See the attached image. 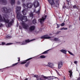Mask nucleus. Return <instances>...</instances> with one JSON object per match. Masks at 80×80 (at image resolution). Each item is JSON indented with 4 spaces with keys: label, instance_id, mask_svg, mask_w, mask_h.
Masks as SVG:
<instances>
[{
    "label": "nucleus",
    "instance_id": "1",
    "mask_svg": "<svg viewBox=\"0 0 80 80\" xmlns=\"http://www.w3.org/2000/svg\"><path fill=\"white\" fill-rule=\"evenodd\" d=\"M16 13H17V18L18 19L20 20L23 22L24 20V22H27L28 21V19H27V17L25 16H22L21 14V12H20V10H21V7L17 6L16 7Z\"/></svg>",
    "mask_w": 80,
    "mask_h": 80
},
{
    "label": "nucleus",
    "instance_id": "41",
    "mask_svg": "<svg viewBox=\"0 0 80 80\" xmlns=\"http://www.w3.org/2000/svg\"><path fill=\"white\" fill-rule=\"evenodd\" d=\"M18 62H20V58H18Z\"/></svg>",
    "mask_w": 80,
    "mask_h": 80
},
{
    "label": "nucleus",
    "instance_id": "43",
    "mask_svg": "<svg viewBox=\"0 0 80 80\" xmlns=\"http://www.w3.org/2000/svg\"><path fill=\"white\" fill-rule=\"evenodd\" d=\"M24 1H25V0H22V3H23V2H24Z\"/></svg>",
    "mask_w": 80,
    "mask_h": 80
},
{
    "label": "nucleus",
    "instance_id": "9",
    "mask_svg": "<svg viewBox=\"0 0 80 80\" xmlns=\"http://www.w3.org/2000/svg\"><path fill=\"white\" fill-rule=\"evenodd\" d=\"M32 58H29L28 59H27L25 61L21 62L20 63V64L22 65L25 64V63H27V61H29V60H32Z\"/></svg>",
    "mask_w": 80,
    "mask_h": 80
},
{
    "label": "nucleus",
    "instance_id": "40",
    "mask_svg": "<svg viewBox=\"0 0 80 80\" xmlns=\"http://www.w3.org/2000/svg\"><path fill=\"white\" fill-rule=\"evenodd\" d=\"M36 13H38V14H39V13H40V11L38 10V11H37Z\"/></svg>",
    "mask_w": 80,
    "mask_h": 80
},
{
    "label": "nucleus",
    "instance_id": "12",
    "mask_svg": "<svg viewBox=\"0 0 80 80\" xmlns=\"http://www.w3.org/2000/svg\"><path fill=\"white\" fill-rule=\"evenodd\" d=\"M33 5H34V7L35 8H37V7H38L39 5V3L38 2L37 3L36 2H34L33 3Z\"/></svg>",
    "mask_w": 80,
    "mask_h": 80
},
{
    "label": "nucleus",
    "instance_id": "46",
    "mask_svg": "<svg viewBox=\"0 0 80 80\" xmlns=\"http://www.w3.org/2000/svg\"><path fill=\"white\" fill-rule=\"evenodd\" d=\"M57 73V74H58V75H59V72H58Z\"/></svg>",
    "mask_w": 80,
    "mask_h": 80
},
{
    "label": "nucleus",
    "instance_id": "17",
    "mask_svg": "<svg viewBox=\"0 0 80 80\" xmlns=\"http://www.w3.org/2000/svg\"><path fill=\"white\" fill-rule=\"evenodd\" d=\"M22 12L23 15H27V11L26 9H24Z\"/></svg>",
    "mask_w": 80,
    "mask_h": 80
},
{
    "label": "nucleus",
    "instance_id": "20",
    "mask_svg": "<svg viewBox=\"0 0 80 80\" xmlns=\"http://www.w3.org/2000/svg\"><path fill=\"white\" fill-rule=\"evenodd\" d=\"M48 67H52V63L49 62L48 64Z\"/></svg>",
    "mask_w": 80,
    "mask_h": 80
},
{
    "label": "nucleus",
    "instance_id": "16",
    "mask_svg": "<svg viewBox=\"0 0 80 80\" xmlns=\"http://www.w3.org/2000/svg\"><path fill=\"white\" fill-rule=\"evenodd\" d=\"M10 3L12 5H15V0H11Z\"/></svg>",
    "mask_w": 80,
    "mask_h": 80
},
{
    "label": "nucleus",
    "instance_id": "44",
    "mask_svg": "<svg viewBox=\"0 0 80 80\" xmlns=\"http://www.w3.org/2000/svg\"><path fill=\"white\" fill-rule=\"evenodd\" d=\"M50 40H52V41H54V40H55L53 39H51Z\"/></svg>",
    "mask_w": 80,
    "mask_h": 80
},
{
    "label": "nucleus",
    "instance_id": "47",
    "mask_svg": "<svg viewBox=\"0 0 80 80\" xmlns=\"http://www.w3.org/2000/svg\"><path fill=\"white\" fill-rule=\"evenodd\" d=\"M56 71L57 72V73L58 72V71L57 70H56Z\"/></svg>",
    "mask_w": 80,
    "mask_h": 80
},
{
    "label": "nucleus",
    "instance_id": "18",
    "mask_svg": "<svg viewBox=\"0 0 80 80\" xmlns=\"http://www.w3.org/2000/svg\"><path fill=\"white\" fill-rule=\"evenodd\" d=\"M60 52H62V53H64L65 54H67V50H65L64 49H62L60 50Z\"/></svg>",
    "mask_w": 80,
    "mask_h": 80
},
{
    "label": "nucleus",
    "instance_id": "27",
    "mask_svg": "<svg viewBox=\"0 0 80 80\" xmlns=\"http://www.w3.org/2000/svg\"><path fill=\"white\" fill-rule=\"evenodd\" d=\"M67 29H68L67 28H61L60 30H67Z\"/></svg>",
    "mask_w": 80,
    "mask_h": 80
},
{
    "label": "nucleus",
    "instance_id": "28",
    "mask_svg": "<svg viewBox=\"0 0 80 80\" xmlns=\"http://www.w3.org/2000/svg\"><path fill=\"white\" fill-rule=\"evenodd\" d=\"M18 63V62L15 63V64H13L12 65V67H14L15 66H16V65H17V64Z\"/></svg>",
    "mask_w": 80,
    "mask_h": 80
},
{
    "label": "nucleus",
    "instance_id": "22",
    "mask_svg": "<svg viewBox=\"0 0 80 80\" xmlns=\"http://www.w3.org/2000/svg\"><path fill=\"white\" fill-rule=\"evenodd\" d=\"M30 64V62L29 61L26 64H25V67H28V65Z\"/></svg>",
    "mask_w": 80,
    "mask_h": 80
},
{
    "label": "nucleus",
    "instance_id": "23",
    "mask_svg": "<svg viewBox=\"0 0 80 80\" xmlns=\"http://www.w3.org/2000/svg\"><path fill=\"white\" fill-rule=\"evenodd\" d=\"M32 23L33 24H34L37 23V22H36V19H34V20H33Z\"/></svg>",
    "mask_w": 80,
    "mask_h": 80
},
{
    "label": "nucleus",
    "instance_id": "6",
    "mask_svg": "<svg viewBox=\"0 0 80 80\" xmlns=\"http://www.w3.org/2000/svg\"><path fill=\"white\" fill-rule=\"evenodd\" d=\"M48 36V34L44 35L41 37V39H50L52 38L51 37Z\"/></svg>",
    "mask_w": 80,
    "mask_h": 80
},
{
    "label": "nucleus",
    "instance_id": "32",
    "mask_svg": "<svg viewBox=\"0 0 80 80\" xmlns=\"http://www.w3.org/2000/svg\"><path fill=\"white\" fill-rule=\"evenodd\" d=\"M56 25H57V28H59V27H60V25L59 24H58L57 23L56 24Z\"/></svg>",
    "mask_w": 80,
    "mask_h": 80
},
{
    "label": "nucleus",
    "instance_id": "5",
    "mask_svg": "<svg viewBox=\"0 0 80 80\" xmlns=\"http://www.w3.org/2000/svg\"><path fill=\"white\" fill-rule=\"evenodd\" d=\"M3 10L4 13H8L10 12V9H8L7 8L5 7H3L2 8Z\"/></svg>",
    "mask_w": 80,
    "mask_h": 80
},
{
    "label": "nucleus",
    "instance_id": "19",
    "mask_svg": "<svg viewBox=\"0 0 80 80\" xmlns=\"http://www.w3.org/2000/svg\"><path fill=\"white\" fill-rule=\"evenodd\" d=\"M69 73H70V77H72V70H70V71H68Z\"/></svg>",
    "mask_w": 80,
    "mask_h": 80
},
{
    "label": "nucleus",
    "instance_id": "34",
    "mask_svg": "<svg viewBox=\"0 0 80 80\" xmlns=\"http://www.w3.org/2000/svg\"><path fill=\"white\" fill-rule=\"evenodd\" d=\"M73 8H77V7L76 5H74L73 6Z\"/></svg>",
    "mask_w": 80,
    "mask_h": 80
},
{
    "label": "nucleus",
    "instance_id": "42",
    "mask_svg": "<svg viewBox=\"0 0 80 80\" xmlns=\"http://www.w3.org/2000/svg\"><path fill=\"white\" fill-rule=\"evenodd\" d=\"M74 63H75V64H77V61H74Z\"/></svg>",
    "mask_w": 80,
    "mask_h": 80
},
{
    "label": "nucleus",
    "instance_id": "30",
    "mask_svg": "<svg viewBox=\"0 0 80 80\" xmlns=\"http://www.w3.org/2000/svg\"><path fill=\"white\" fill-rule=\"evenodd\" d=\"M33 77H36V78H38V75H34Z\"/></svg>",
    "mask_w": 80,
    "mask_h": 80
},
{
    "label": "nucleus",
    "instance_id": "36",
    "mask_svg": "<svg viewBox=\"0 0 80 80\" xmlns=\"http://www.w3.org/2000/svg\"><path fill=\"white\" fill-rule=\"evenodd\" d=\"M65 25V23H64V22H63L61 24V26L62 27H63V26H64V25Z\"/></svg>",
    "mask_w": 80,
    "mask_h": 80
},
{
    "label": "nucleus",
    "instance_id": "29",
    "mask_svg": "<svg viewBox=\"0 0 80 80\" xmlns=\"http://www.w3.org/2000/svg\"><path fill=\"white\" fill-rule=\"evenodd\" d=\"M50 78V77H46V76H43V78L45 79H47V78Z\"/></svg>",
    "mask_w": 80,
    "mask_h": 80
},
{
    "label": "nucleus",
    "instance_id": "4",
    "mask_svg": "<svg viewBox=\"0 0 80 80\" xmlns=\"http://www.w3.org/2000/svg\"><path fill=\"white\" fill-rule=\"evenodd\" d=\"M47 15H45V18H44V17H42V18L39 19H38V22H40L41 25L42 24H43V22H44V20H46V18H47Z\"/></svg>",
    "mask_w": 80,
    "mask_h": 80
},
{
    "label": "nucleus",
    "instance_id": "2",
    "mask_svg": "<svg viewBox=\"0 0 80 80\" xmlns=\"http://www.w3.org/2000/svg\"><path fill=\"white\" fill-rule=\"evenodd\" d=\"M3 18H2V16L0 15V22H5L6 23H8V27H10V25H12V23H13V20H12L10 22V19H8V18H9V16L8 15H5V17H3Z\"/></svg>",
    "mask_w": 80,
    "mask_h": 80
},
{
    "label": "nucleus",
    "instance_id": "13",
    "mask_svg": "<svg viewBox=\"0 0 80 80\" xmlns=\"http://www.w3.org/2000/svg\"><path fill=\"white\" fill-rule=\"evenodd\" d=\"M0 3H2L3 5H7V2L6 0H0Z\"/></svg>",
    "mask_w": 80,
    "mask_h": 80
},
{
    "label": "nucleus",
    "instance_id": "10",
    "mask_svg": "<svg viewBox=\"0 0 80 80\" xmlns=\"http://www.w3.org/2000/svg\"><path fill=\"white\" fill-rule=\"evenodd\" d=\"M35 26H31L29 28V30L30 31V32H33L35 30Z\"/></svg>",
    "mask_w": 80,
    "mask_h": 80
},
{
    "label": "nucleus",
    "instance_id": "31",
    "mask_svg": "<svg viewBox=\"0 0 80 80\" xmlns=\"http://www.w3.org/2000/svg\"><path fill=\"white\" fill-rule=\"evenodd\" d=\"M68 52L69 53V54H70V55H73V53H72V52H71L68 51Z\"/></svg>",
    "mask_w": 80,
    "mask_h": 80
},
{
    "label": "nucleus",
    "instance_id": "49",
    "mask_svg": "<svg viewBox=\"0 0 80 80\" xmlns=\"http://www.w3.org/2000/svg\"><path fill=\"white\" fill-rule=\"evenodd\" d=\"M26 80H28V79L27 78L26 79Z\"/></svg>",
    "mask_w": 80,
    "mask_h": 80
},
{
    "label": "nucleus",
    "instance_id": "50",
    "mask_svg": "<svg viewBox=\"0 0 80 80\" xmlns=\"http://www.w3.org/2000/svg\"><path fill=\"white\" fill-rule=\"evenodd\" d=\"M49 35H52V34H49Z\"/></svg>",
    "mask_w": 80,
    "mask_h": 80
},
{
    "label": "nucleus",
    "instance_id": "25",
    "mask_svg": "<svg viewBox=\"0 0 80 80\" xmlns=\"http://www.w3.org/2000/svg\"><path fill=\"white\" fill-rule=\"evenodd\" d=\"M54 40L55 41H60V39H58V38H54Z\"/></svg>",
    "mask_w": 80,
    "mask_h": 80
},
{
    "label": "nucleus",
    "instance_id": "26",
    "mask_svg": "<svg viewBox=\"0 0 80 80\" xmlns=\"http://www.w3.org/2000/svg\"><path fill=\"white\" fill-rule=\"evenodd\" d=\"M6 38L10 39L12 38V36H7L6 37Z\"/></svg>",
    "mask_w": 80,
    "mask_h": 80
},
{
    "label": "nucleus",
    "instance_id": "51",
    "mask_svg": "<svg viewBox=\"0 0 80 80\" xmlns=\"http://www.w3.org/2000/svg\"><path fill=\"white\" fill-rule=\"evenodd\" d=\"M46 66H47V65H46Z\"/></svg>",
    "mask_w": 80,
    "mask_h": 80
},
{
    "label": "nucleus",
    "instance_id": "11",
    "mask_svg": "<svg viewBox=\"0 0 80 80\" xmlns=\"http://www.w3.org/2000/svg\"><path fill=\"white\" fill-rule=\"evenodd\" d=\"M63 65V63L62 61H60L58 63V69H60Z\"/></svg>",
    "mask_w": 80,
    "mask_h": 80
},
{
    "label": "nucleus",
    "instance_id": "21",
    "mask_svg": "<svg viewBox=\"0 0 80 80\" xmlns=\"http://www.w3.org/2000/svg\"><path fill=\"white\" fill-rule=\"evenodd\" d=\"M49 51V50L44 51V52L42 53V54H47L48 53V52Z\"/></svg>",
    "mask_w": 80,
    "mask_h": 80
},
{
    "label": "nucleus",
    "instance_id": "35",
    "mask_svg": "<svg viewBox=\"0 0 80 80\" xmlns=\"http://www.w3.org/2000/svg\"><path fill=\"white\" fill-rule=\"evenodd\" d=\"M30 15L31 17H32L33 16V13H31L30 14Z\"/></svg>",
    "mask_w": 80,
    "mask_h": 80
},
{
    "label": "nucleus",
    "instance_id": "48",
    "mask_svg": "<svg viewBox=\"0 0 80 80\" xmlns=\"http://www.w3.org/2000/svg\"><path fill=\"white\" fill-rule=\"evenodd\" d=\"M17 43H20V42H17Z\"/></svg>",
    "mask_w": 80,
    "mask_h": 80
},
{
    "label": "nucleus",
    "instance_id": "37",
    "mask_svg": "<svg viewBox=\"0 0 80 80\" xmlns=\"http://www.w3.org/2000/svg\"><path fill=\"white\" fill-rule=\"evenodd\" d=\"M70 2V1H68L67 0V3L68 5H69V2Z\"/></svg>",
    "mask_w": 80,
    "mask_h": 80
},
{
    "label": "nucleus",
    "instance_id": "39",
    "mask_svg": "<svg viewBox=\"0 0 80 80\" xmlns=\"http://www.w3.org/2000/svg\"><path fill=\"white\" fill-rule=\"evenodd\" d=\"M17 3L18 5H20V1H18Z\"/></svg>",
    "mask_w": 80,
    "mask_h": 80
},
{
    "label": "nucleus",
    "instance_id": "24",
    "mask_svg": "<svg viewBox=\"0 0 80 80\" xmlns=\"http://www.w3.org/2000/svg\"><path fill=\"white\" fill-rule=\"evenodd\" d=\"M39 57L40 58H45L46 57L44 55H41Z\"/></svg>",
    "mask_w": 80,
    "mask_h": 80
},
{
    "label": "nucleus",
    "instance_id": "45",
    "mask_svg": "<svg viewBox=\"0 0 80 80\" xmlns=\"http://www.w3.org/2000/svg\"><path fill=\"white\" fill-rule=\"evenodd\" d=\"M79 20L80 21V13L79 18Z\"/></svg>",
    "mask_w": 80,
    "mask_h": 80
},
{
    "label": "nucleus",
    "instance_id": "15",
    "mask_svg": "<svg viewBox=\"0 0 80 80\" xmlns=\"http://www.w3.org/2000/svg\"><path fill=\"white\" fill-rule=\"evenodd\" d=\"M12 43H8L6 44V43L5 42H2L1 44H0V45H2L8 46V45H12Z\"/></svg>",
    "mask_w": 80,
    "mask_h": 80
},
{
    "label": "nucleus",
    "instance_id": "14",
    "mask_svg": "<svg viewBox=\"0 0 80 80\" xmlns=\"http://www.w3.org/2000/svg\"><path fill=\"white\" fill-rule=\"evenodd\" d=\"M48 1L51 5H55V3L54 2V0H48Z\"/></svg>",
    "mask_w": 80,
    "mask_h": 80
},
{
    "label": "nucleus",
    "instance_id": "8",
    "mask_svg": "<svg viewBox=\"0 0 80 80\" xmlns=\"http://www.w3.org/2000/svg\"><path fill=\"white\" fill-rule=\"evenodd\" d=\"M32 41H33V40H30L29 39H28L25 40V41H23L22 42V43L21 44V45H26L27 43H29V42H32Z\"/></svg>",
    "mask_w": 80,
    "mask_h": 80
},
{
    "label": "nucleus",
    "instance_id": "38",
    "mask_svg": "<svg viewBox=\"0 0 80 80\" xmlns=\"http://www.w3.org/2000/svg\"><path fill=\"white\" fill-rule=\"evenodd\" d=\"M3 24L2 23H0V27H2V26H3Z\"/></svg>",
    "mask_w": 80,
    "mask_h": 80
},
{
    "label": "nucleus",
    "instance_id": "7",
    "mask_svg": "<svg viewBox=\"0 0 80 80\" xmlns=\"http://www.w3.org/2000/svg\"><path fill=\"white\" fill-rule=\"evenodd\" d=\"M22 27L25 29H27L28 27H29L27 24L25 23V22H22Z\"/></svg>",
    "mask_w": 80,
    "mask_h": 80
},
{
    "label": "nucleus",
    "instance_id": "33",
    "mask_svg": "<svg viewBox=\"0 0 80 80\" xmlns=\"http://www.w3.org/2000/svg\"><path fill=\"white\" fill-rule=\"evenodd\" d=\"M60 32H61V31H58L56 33V35H58V34Z\"/></svg>",
    "mask_w": 80,
    "mask_h": 80
},
{
    "label": "nucleus",
    "instance_id": "3",
    "mask_svg": "<svg viewBox=\"0 0 80 80\" xmlns=\"http://www.w3.org/2000/svg\"><path fill=\"white\" fill-rule=\"evenodd\" d=\"M33 5V4L31 3H28L27 4V5H25L24 3H23L22 6L24 7L25 9L27 10L28 8H31L32 7V6Z\"/></svg>",
    "mask_w": 80,
    "mask_h": 80
}]
</instances>
